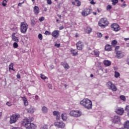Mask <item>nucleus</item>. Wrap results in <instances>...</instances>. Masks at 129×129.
I'll return each mask as SVG.
<instances>
[{
    "instance_id": "1",
    "label": "nucleus",
    "mask_w": 129,
    "mask_h": 129,
    "mask_svg": "<svg viewBox=\"0 0 129 129\" xmlns=\"http://www.w3.org/2000/svg\"><path fill=\"white\" fill-rule=\"evenodd\" d=\"M32 120H33V119H30V118H25L22 120L21 124L22 125H25L27 129H35L37 126L35 124L31 123Z\"/></svg>"
},
{
    "instance_id": "2",
    "label": "nucleus",
    "mask_w": 129,
    "mask_h": 129,
    "mask_svg": "<svg viewBox=\"0 0 129 129\" xmlns=\"http://www.w3.org/2000/svg\"><path fill=\"white\" fill-rule=\"evenodd\" d=\"M80 104L84 106L87 109H91L92 108V101L88 98L84 99L81 101Z\"/></svg>"
},
{
    "instance_id": "3",
    "label": "nucleus",
    "mask_w": 129,
    "mask_h": 129,
    "mask_svg": "<svg viewBox=\"0 0 129 129\" xmlns=\"http://www.w3.org/2000/svg\"><path fill=\"white\" fill-rule=\"evenodd\" d=\"M29 28V25L26 22H23L21 23L20 30L21 33L22 34H26L27 33V31Z\"/></svg>"
},
{
    "instance_id": "4",
    "label": "nucleus",
    "mask_w": 129,
    "mask_h": 129,
    "mask_svg": "<svg viewBox=\"0 0 129 129\" xmlns=\"http://www.w3.org/2000/svg\"><path fill=\"white\" fill-rule=\"evenodd\" d=\"M20 114L19 113H16V114H13L11 117H10V122L11 124L13 123H16L17 121H18V119L20 118Z\"/></svg>"
},
{
    "instance_id": "5",
    "label": "nucleus",
    "mask_w": 129,
    "mask_h": 129,
    "mask_svg": "<svg viewBox=\"0 0 129 129\" xmlns=\"http://www.w3.org/2000/svg\"><path fill=\"white\" fill-rule=\"evenodd\" d=\"M98 25L101 28H105V25L107 26L108 25V21H107L106 18H101L99 21Z\"/></svg>"
},
{
    "instance_id": "6",
    "label": "nucleus",
    "mask_w": 129,
    "mask_h": 129,
    "mask_svg": "<svg viewBox=\"0 0 129 129\" xmlns=\"http://www.w3.org/2000/svg\"><path fill=\"white\" fill-rule=\"evenodd\" d=\"M107 87L112 91H116L117 90V88L114 84L112 83V82L109 81L106 84Z\"/></svg>"
},
{
    "instance_id": "7",
    "label": "nucleus",
    "mask_w": 129,
    "mask_h": 129,
    "mask_svg": "<svg viewBox=\"0 0 129 129\" xmlns=\"http://www.w3.org/2000/svg\"><path fill=\"white\" fill-rule=\"evenodd\" d=\"M70 114L72 115V116L78 117V116H80V115H81V112L77 110H72L70 112Z\"/></svg>"
},
{
    "instance_id": "8",
    "label": "nucleus",
    "mask_w": 129,
    "mask_h": 129,
    "mask_svg": "<svg viewBox=\"0 0 129 129\" xmlns=\"http://www.w3.org/2000/svg\"><path fill=\"white\" fill-rule=\"evenodd\" d=\"M111 28L113 31L115 32H118V31L120 30V27L119 25L116 23H114L111 25Z\"/></svg>"
},
{
    "instance_id": "9",
    "label": "nucleus",
    "mask_w": 129,
    "mask_h": 129,
    "mask_svg": "<svg viewBox=\"0 0 129 129\" xmlns=\"http://www.w3.org/2000/svg\"><path fill=\"white\" fill-rule=\"evenodd\" d=\"M115 57L117 59H121L124 57V52H123L122 51H117L116 52Z\"/></svg>"
},
{
    "instance_id": "10",
    "label": "nucleus",
    "mask_w": 129,
    "mask_h": 129,
    "mask_svg": "<svg viewBox=\"0 0 129 129\" xmlns=\"http://www.w3.org/2000/svg\"><path fill=\"white\" fill-rule=\"evenodd\" d=\"M81 14L83 17H87L88 15L91 14V10L89 9H85L84 10H83Z\"/></svg>"
},
{
    "instance_id": "11",
    "label": "nucleus",
    "mask_w": 129,
    "mask_h": 129,
    "mask_svg": "<svg viewBox=\"0 0 129 129\" xmlns=\"http://www.w3.org/2000/svg\"><path fill=\"white\" fill-rule=\"evenodd\" d=\"M54 124L55 126H56V127H59L60 128H63V127L65 126V123H63V122H55Z\"/></svg>"
},
{
    "instance_id": "12",
    "label": "nucleus",
    "mask_w": 129,
    "mask_h": 129,
    "mask_svg": "<svg viewBox=\"0 0 129 129\" xmlns=\"http://www.w3.org/2000/svg\"><path fill=\"white\" fill-rule=\"evenodd\" d=\"M113 123H119L120 122V117L119 116H114V118L112 119Z\"/></svg>"
},
{
    "instance_id": "13",
    "label": "nucleus",
    "mask_w": 129,
    "mask_h": 129,
    "mask_svg": "<svg viewBox=\"0 0 129 129\" xmlns=\"http://www.w3.org/2000/svg\"><path fill=\"white\" fill-rule=\"evenodd\" d=\"M59 34H60V32L58 30L53 31L51 35L53 38H58L59 37Z\"/></svg>"
},
{
    "instance_id": "14",
    "label": "nucleus",
    "mask_w": 129,
    "mask_h": 129,
    "mask_svg": "<svg viewBox=\"0 0 129 129\" xmlns=\"http://www.w3.org/2000/svg\"><path fill=\"white\" fill-rule=\"evenodd\" d=\"M77 49L79 50H82V47L83 45H82V42L81 41H79L76 43Z\"/></svg>"
},
{
    "instance_id": "15",
    "label": "nucleus",
    "mask_w": 129,
    "mask_h": 129,
    "mask_svg": "<svg viewBox=\"0 0 129 129\" xmlns=\"http://www.w3.org/2000/svg\"><path fill=\"white\" fill-rule=\"evenodd\" d=\"M124 112V110L122 108H118L115 111V112H116L117 114H119L120 115H122Z\"/></svg>"
},
{
    "instance_id": "16",
    "label": "nucleus",
    "mask_w": 129,
    "mask_h": 129,
    "mask_svg": "<svg viewBox=\"0 0 129 129\" xmlns=\"http://www.w3.org/2000/svg\"><path fill=\"white\" fill-rule=\"evenodd\" d=\"M53 114V115L56 116L57 120L60 119V113L58 111H54Z\"/></svg>"
},
{
    "instance_id": "17",
    "label": "nucleus",
    "mask_w": 129,
    "mask_h": 129,
    "mask_svg": "<svg viewBox=\"0 0 129 129\" xmlns=\"http://www.w3.org/2000/svg\"><path fill=\"white\" fill-rule=\"evenodd\" d=\"M22 100L24 101V104L25 106H27L29 105V102H28V100L26 97H21Z\"/></svg>"
},
{
    "instance_id": "18",
    "label": "nucleus",
    "mask_w": 129,
    "mask_h": 129,
    "mask_svg": "<svg viewBox=\"0 0 129 129\" xmlns=\"http://www.w3.org/2000/svg\"><path fill=\"white\" fill-rule=\"evenodd\" d=\"M77 4V7H80L81 6V2L79 0H75V2H72V5L75 6Z\"/></svg>"
},
{
    "instance_id": "19",
    "label": "nucleus",
    "mask_w": 129,
    "mask_h": 129,
    "mask_svg": "<svg viewBox=\"0 0 129 129\" xmlns=\"http://www.w3.org/2000/svg\"><path fill=\"white\" fill-rule=\"evenodd\" d=\"M61 65L63 66V67H64V68L67 70L70 68V67H69V64H68L67 62H61Z\"/></svg>"
},
{
    "instance_id": "20",
    "label": "nucleus",
    "mask_w": 129,
    "mask_h": 129,
    "mask_svg": "<svg viewBox=\"0 0 129 129\" xmlns=\"http://www.w3.org/2000/svg\"><path fill=\"white\" fill-rule=\"evenodd\" d=\"M61 116L62 120L64 121H66V120H67V115H66V113L61 114Z\"/></svg>"
},
{
    "instance_id": "21",
    "label": "nucleus",
    "mask_w": 129,
    "mask_h": 129,
    "mask_svg": "<svg viewBox=\"0 0 129 129\" xmlns=\"http://www.w3.org/2000/svg\"><path fill=\"white\" fill-rule=\"evenodd\" d=\"M105 49L106 51H111V50H112L111 46L108 44L105 46Z\"/></svg>"
},
{
    "instance_id": "22",
    "label": "nucleus",
    "mask_w": 129,
    "mask_h": 129,
    "mask_svg": "<svg viewBox=\"0 0 129 129\" xmlns=\"http://www.w3.org/2000/svg\"><path fill=\"white\" fill-rule=\"evenodd\" d=\"M34 12L35 14H39V13H40V11H39V7L35 6L34 8Z\"/></svg>"
},
{
    "instance_id": "23",
    "label": "nucleus",
    "mask_w": 129,
    "mask_h": 129,
    "mask_svg": "<svg viewBox=\"0 0 129 129\" xmlns=\"http://www.w3.org/2000/svg\"><path fill=\"white\" fill-rule=\"evenodd\" d=\"M72 54H73V56H75L78 54V51L77 50L73 49L71 50Z\"/></svg>"
},
{
    "instance_id": "24",
    "label": "nucleus",
    "mask_w": 129,
    "mask_h": 129,
    "mask_svg": "<svg viewBox=\"0 0 129 129\" xmlns=\"http://www.w3.org/2000/svg\"><path fill=\"white\" fill-rule=\"evenodd\" d=\"M104 64L105 66H110V64H111V62H110V61L109 60H104Z\"/></svg>"
},
{
    "instance_id": "25",
    "label": "nucleus",
    "mask_w": 129,
    "mask_h": 129,
    "mask_svg": "<svg viewBox=\"0 0 129 129\" xmlns=\"http://www.w3.org/2000/svg\"><path fill=\"white\" fill-rule=\"evenodd\" d=\"M124 128L129 129V121L127 120L125 122V123L124 124Z\"/></svg>"
},
{
    "instance_id": "26",
    "label": "nucleus",
    "mask_w": 129,
    "mask_h": 129,
    "mask_svg": "<svg viewBox=\"0 0 129 129\" xmlns=\"http://www.w3.org/2000/svg\"><path fill=\"white\" fill-rule=\"evenodd\" d=\"M42 110L43 113H47V112H48V108L46 106H43Z\"/></svg>"
},
{
    "instance_id": "27",
    "label": "nucleus",
    "mask_w": 129,
    "mask_h": 129,
    "mask_svg": "<svg viewBox=\"0 0 129 129\" xmlns=\"http://www.w3.org/2000/svg\"><path fill=\"white\" fill-rule=\"evenodd\" d=\"M31 25L32 26V27H34L36 25V21L35 20V19H31Z\"/></svg>"
},
{
    "instance_id": "28",
    "label": "nucleus",
    "mask_w": 129,
    "mask_h": 129,
    "mask_svg": "<svg viewBox=\"0 0 129 129\" xmlns=\"http://www.w3.org/2000/svg\"><path fill=\"white\" fill-rule=\"evenodd\" d=\"M9 70H13V71H15L14 69V63L13 62H11L10 64L9 65Z\"/></svg>"
},
{
    "instance_id": "29",
    "label": "nucleus",
    "mask_w": 129,
    "mask_h": 129,
    "mask_svg": "<svg viewBox=\"0 0 129 129\" xmlns=\"http://www.w3.org/2000/svg\"><path fill=\"white\" fill-rule=\"evenodd\" d=\"M27 111L29 113H34V109H33V108H30L29 109H27Z\"/></svg>"
},
{
    "instance_id": "30",
    "label": "nucleus",
    "mask_w": 129,
    "mask_h": 129,
    "mask_svg": "<svg viewBox=\"0 0 129 129\" xmlns=\"http://www.w3.org/2000/svg\"><path fill=\"white\" fill-rule=\"evenodd\" d=\"M125 111L127 112V115L129 116V105H127L125 108Z\"/></svg>"
},
{
    "instance_id": "31",
    "label": "nucleus",
    "mask_w": 129,
    "mask_h": 129,
    "mask_svg": "<svg viewBox=\"0 0 129 129\" xmlns=\"http://www.w3.org/2000/svg\"><path fill=\"white\" fill-rule=\"evenodd\" d=\"M94 55L96 57H98L99 56V51H94Z\"/></svg>"
},
{
    "instance_id": "32",
    "label": "nucleus",
    "mask_w": 129,
    "mask_h": 129,
    "mask_svg": "<svg viewBox=\"0 0 129 129\" xmlns=\"http://www.w3.org/2000/svg\"><path fill=\"white\" fill-rule=\"evenodd\" d=\"M92 31V29L90 27H87V32H88V34H90V33H91Z\"/></svg>"
},
{
    "instance_id": "33",
    "label": "nucleus",
    "mask_w": 129,
    "mask_h": 129,
    "mask_svg": "<svg viewBox=\"0 0 129 129\" xmlns=\"http://www.w3.org/2000/svg\"><path fill=\"white\" fill-rule=\"evenodd\" d=\"M120 75V74H119V73L117 72H115V75H114V77L116 78H118V77Z\"/></svg>"
},
{
    "instance_id": "34",
    "label": "nucleus",
    "mask_w": 129,
    "mask_h": 129,
    "mask_svg": "<svg viewBox=\"0 0 129 129\" xmlns=\"http://www.w3.org/2000/svg\"><path fill=\"white\" fill-rule=\"evenodd\" d=\"M111 44L112 46H115V45H116V44H117V41L115 40H114L112 41Z\"/></svg>"
},
{
    "instance_id": "35",
    "label": "nucleus",
    "mask_w": 129,
    "mask_h": 129,
    "mask_svg": "<svg viewBox=\"0 0 129 129\" xmlns=\"http://www.w3.org/2000/svg\"><path fill=\"white\" fill-rule=\"evenodd\" d=\"M120 98L121 100H123V101H125V100H126L125 96H124L123 95L120 96Z\"/></svg>"
},
{
    "instance_id": "36",
    "label": "nucleus",
    "mask_w": 129,
    "mask_h": 129,
    "mask_svg": "<svg viewBox=\"0 0 129 129\" xmlns=\"http://www.w3.org/2000/svg\"><path fill=\"white\" fill-rule=\"evenodd\" d=\"M112 5H113V6H115V5H116V4L118 3V0H112Z\"/></svg>"
},
{
    "instance_id": "37",
    "label": "nucleus",
    "mask_w": 129,
    "mask_h": 129,
    "mask_svg": "<svg viewBox=\"0 0 129 129\" xmlns=\"http://www.w3.org/2000/svg\"><path fill=\"white\" fill-rule=\"evenodd\" d=\"M13 40L15 42H17V43H18V42H19V39H18V37H17L16 36L14 37H13Z\"/></svg>"
},
{
    "instance_id": "38",
    "label": "nucleus",
    "mask_w": 129,
    "mask_h": 129,
    "mask_svg": "<svg viewBox=\"0 0 129 129\" xmlns=\"http://www.w3.org/2000/svg\"><path fill=\"white\" fill-rule=\"evenodd\" d=\"M7 0H4L3 3H2V6H3V7H6V6H7Z\"/></svg>"
},
{
    "instance_id": "39",
    "label": "nucleus",
    "mask_w": 129,
    "mask_h": 129,
    "mask_svg": "<svg viewBox=\"0 0 129 129\" xmlns=\"http://www.w3.org/2000/svg\"><path fill=\"white\" fill-rule=\"evenodd\" d=\"M13 47L14 48H17L18 47H19V45L18 44V43L17 42H14L13 43Z\"/></svg>"
},
{
    "instance_id": "40",
    "label": "nucleus",
    "mask_w": 129,
    "mask_h": 129,
    "mask_svg": "<svg viewBox=\"0 0 129 129\" xmlns=\"http://www.w3.org/2000/svg\"><path fill=\"white\" fill-rule=\"evenodd\" d=\"M38 39H39L40 40H43V36L42 35V34H38Z\"/></svg>"
},
{
    "instance_id": "41",
    "label": "nucleus",
    "mask_w": 129,
    "mask_h": 129,
    "mask_svg": "<svg viewBox=\"0 0 129 129\" xmlns=\"http://www.w3.org/2000/svg\"><path fill=\"white\" fill-rule=\"evenodd\" d=\"M46 78H47V77L45 76V75L41 74V79H43L45 80L46 79Z\"/></svg>"
},
{
    "instance_id": "42",
    "label": "nucleus",
    "mask_w": 129,
    "mask_h": 129,
    "mask_svg": "<svg viewBox=\"0 0 129 129\" xmlns=\"http://www.w3.org/2000/svg\"><path fill=\"white\" fill-rule=\"evenodd\" d=\"M45 20V17H41L39 19V22H43Z\"/></svg>"
},
{
    "instance_id": "43",
    "label": "nucleus",
    "mask_w": 129,
    "mask_h": 129,
    "mask_svg": "<svg viewBox=\"0 0 129 129\" xmlns=\"http://www.w3.org/2000/svg\"><path fill=\"white\" fill-rule=\"evenodd\" d=\"M40 129H48V127H47V125H43V126H42L40 127Z\"/></svg>"
},
{
    "instance_id": "44",
    "label": "nucleus",
    "mask_w": 129,
    "mask_h": 129,
    "mask_svg": "<svg viewBox=\"0 0 129 129\" xmlns=\"http://www.w3.org/2000/svg\"><path fill=\"white\" fill-rule=\"evenodd\" d=\"M55 47H57V48H60V46H61V44L60 43H56L54 45Z\"/></svg>"
},
{
    "instance_id": "45",
    "label": "nucleus",
    "mask_w": 129,
    "mask_h": 129,
    "mask_svg": "<svg viewBox=\"0 0 129 129\" xmlns=\"http://www.w3.org/2000/svg\"><path fill=\"white\" fill-rule=\"evenodd\" d=\"M47 3L48 5H52V1L51 0H47Z\"/></svg>"
},
{
    "instance_id": "46",
    "label": "nucleus",
    "mask_w": 129,
    "mask_h": 129,
    "mask_svg": "<svg viewBox=\"0 0 129 129\" xmlns=\"http://www.w3.org/2000/svg\"><path fill=\"white\" fill-rule=\"evenodd\" d=\"M45 35H51V33L48 31H46L45 32Z\"/></svg>"
},
{
    "instance_id": "47",
    "label": "nucleus",
    "mask_w": 129,
    "mask_h": 129,
    "mask_svg": "<svg viewBox=\"0 0 129 129\" xmlns=\"http://www.w3.org/2000/svg\"><path fill=\"white\" fill-rule=\"evenodd\" d=\"M97 36L99 37V38H101V37H102V34L100 33H98Z\"/></svg>"
},
{
    "instance_id": "48",
    "label": "nucleus",
    "mask_w": 129,
    "mask_h": 129,
    "mask_svg": "<svg viewBox=\"0 0 129 129\" xmlns=\"http://www.w3.org/2000/svg\"><path fill=\"white\" fill-rule=\"evenodd\" d=\"M47 86H48V88H49V89H52V85L51 84H48L47 85Z\"/></svg>"
},
{
    "instance_id": "49",
    "label": "nucleus",
    "mask_w": 129,
    "mask_h": 129,
    "mask_svg": "<svg viewBox=\"0 0 129 129\" xmlns=\"http://www.w3.org/2000/svg\"><path fill=\"white\" fill-rule=\"evenodd\" d=\"M111 5H108L107 6V10H111Z\"/></svg>"
},
{
    "instance_id": "50",
    "label": "nucleus",
    "mask_w": 129,
    "mask_h": 129,
    "mask_svg": "<svg viewBox=\"0 0 129 129\" xmlns=\"http://www.w3.org/2000/svg\"><path fill=\"white\" fill-rule=\"evenodd\" d=\"M121 8H125V7H126V4H122L121 5Z\"/></svg>"
},
{
    "instance_id": "51",
    "label": "nucleus",
    "mask_w": 129,
    "mask_h": 129,
    "mask_svg": "<svg viewBox=\"0 0 129 129\" xmlns=\"http://www.w3.org/2000/svg\"><path fill=\"white\" fill-rule=\"evenodd\" d=\"M119 49V46H116L115 47V51H118V50H118Z\"/></svg>"
},
{
    "instance_id": "52",
    "label": "nucleus",
    "mask_w": 129,
    "mask_h": 129,
    "mask_svg": "<svg viewBox=\"0 0 129 129\" xmlns=\"http://www.w3.org/2000/svg\"><path fill=\"white\" fill-rule=\"evenodd\" d=\"M6 104L7 105H8V106H12V103H10L9 102H7Z\"/></svg>"
},
{
    "instance_id": "53",
    "label": "nucleus",
    "mask_w": 129,
    "mask_h": 129,
    "mask_svg": "<svg viewBox=\"0 0 129 129\" xmlns=\"http://www.w3.org/2000/svg\"><path fill=\"white\" fill-rule=\"evenodd\" d=\"M24 3H25V2H23V3H19L18 4V7H22V5L24 4Z\"/></svg>"
},
{
    "instance_id": "54",
    "label": "nucleus",
    "mask_w": 129,
    "mask_h": 129,
    "mask_svg": "<svg viewBox=\"0 0 129 129\" xmlns=\"http://www.w3.org/2000/svg\"><path fill=\"white\" fill-rule=\"evenodd\" d=\"M17 78L18 79H20V78H21V75H20V74H18L17 75Z\"/></svg>"
},
{
    "instance_id": "55",
    "label": "nucleus",
    "mask_w": 129,
    "mask_h": 129,
    "mask_svg": "<svg viewBox=\"0 0 129 129\" xmlns=\"http://www.w3.org/2000/svg\"><path fill=\"white\" fill-rule=\"evenodd\" d=\"M63 29H64V26H60V27L59 28V30H63Z\"/></svg>"
},
{
    "instance_id": "56",
    "label": "nucleus",
    "mask_w": 129,
    "mask_h": 129,
    "mask_svg": "<svg viewBox=\"0 0 129 129\" xmlns=\"http://www.w3.org/2000/svg\"><path fill=\"white\" fill-rule=\"evenodd\" d=\"M35 99H36V100H38L39 99V96L36 95V96H35Z\"/></svg>"
},
{
    "instance_id": "57",
    "label": "nucleus",
    "mask_w": 129,
    "mask_h": 129,
    "mask_svg": "<svg viewBox=\"0 0 129 129\" xmlns=\"http://www.w3.org/2000/svg\"><path fill=\"white\" fill-rule=\"evenodd\" d=\"M91 5H95V3L93 0H92V1L91 2Z\"/></svg>"
},
{
    "instance_id": "58",
    "label": "nucleus",
    "mask_w": 129,
    "mask_h": 129,
    "mask_svg": "<svg viewBox=\"0 0 129 129\" xmlns=\"http://www.w3.org/2000/svg\"><path fill=\"white\" fill-rule=\"evenodd\" d=\"M15 35H16V33H13V34H12V38H14V37H16Z\"/></svg>"
},
{
    "instance_id": "59",
    "label": "nucleus",
    "mask_w": 129,
    "mask_h": 129,
    "mask_svg": "<svg viewBox=\"0 0 129 129\" xmlns=\"http://www.w3.org/2000/svg\"><path fill=\"white\" fill-rule=\"evenodd\" d=\"M57 17H58V18H59V19H61V18H62V16L60 15H57Z\"/></svg>"
},
{
    "instance_id": "60",
    "label": "nucleus",
    "mask_w": 129,
    "mask_h": 129,
    "mask_svg": "<svg viewBox=\"0 0 129 129\" xmlns=\"http://www.w3.org/2000/svg\"><path fill=\"white\" fill-rule=\"evenodd\" d=\"M47 10L48 9H47V8H44V12H47Z\"/></svg>"
},
{
    "instance_id": "61",
    "label": "nucleus",
    "mask_w": 129,
    "mask_h": 129,
    "mask_svg": "<svg viewBox=\"0 0 129 129\" xmlns=\"http://www.w3.org/2000/svg\"><path fill=\"white\" fill-rule=\"evenodd\" d=\"M124 41H128V40H129V38H124Z\"/></svg>"
},
{
    "instance_id": "62",
    "label": "nucleus",
    "mask_w": 129,
    "mask_h": 129,
    "mask_svg": "<svg viewBox=\"0 0 129 129\" xmlns=\"http://www.w3.org/2000/svg\"><path fill=\"white\" fill-rule=\"evenodd\" d=\"M105 38L106 39V40H107V39H108V36H105Z\"/></svg>"
},
{
    "instance_id": "63",
    "label": "nucleus",
    "mask_w": 129,
    "mask_h": 129,
    "mask_svg": "<svg viewBox=\"0 0 129 129\" xmlns=\"http://www.w3.org/2000/svg\"><path fill=\"white\" fill-rule=\"evenodd\" d=\"M12 129H20L19 127H14Z\"/></svg>"
},
{
    "instance_id": "64",
    "label": "nucleus",
    "mask_w": 129,
    "mask_h": 129,
    "mask_svg": "<svg viewBox=\"0 0 129 129\" xmlns=\"http://www.w3.org/2000/svg\"><path fill=\"white\" fill-rule=\"evenodd\" d=\"M126 46L129 47V42L126 43Z\"/></svg>"
}]
</instances>
